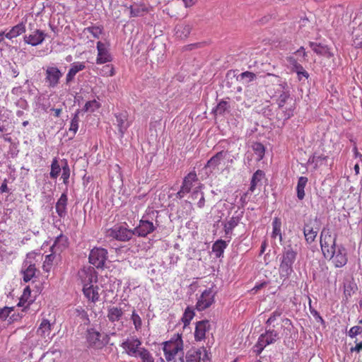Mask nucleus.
<instances>
[{
	"label": "nucleus",
	"mask_w": 362,
	"mask_h": 362,
	"mask_svg": "<svg viewBox=\"0 0 362 362\" xmlns=\"http://www.w3.org/2000/svg\"><path fill=\"white\" fill-rule=\"evenodd\" d=\"M297 257V252L293 250L291 245L284 248L279 265V274L281 278L287 279L293 272V264Z\"/></svg>",
	"instance_id": "1"
},
{
	"label": "nucleus",
	"mask_w": 362,
	"mask_h": 362,
	"mask_svg": "<svg viewBox=\"0 0 362 362\" xmlns=\"http://www.w3.org/2000/svg\"><path fill=\"white\" fill-rule=\"evenodd\" d=\"M324 255L326 259L332 260L335 267L341 268L346 264L348 261L346 249L342 245H339L332 250H330Z\"/></svg>",
	"instance_id": "2"
},
{
	"label": "nucleus",
	"mask_w": 362,
	"mask_h": 362,
	"mask_svg": "<svg viewBox=\"0 0 362 362\" xmlns=\"http://www.w3.org/2000/svg\"><path fill=\"white\" fill-rule=\"evenodd\" d=\"M107 259V250L101 247H93L88 255L89 263L97 269H103Z\"/></svg>",
	"instance_id": "3"
},
{
	"label": "nucleus",
	"mask_w": 362,
	"mask_h": 362,
	"mask_svg": "<svg viewBox=\"0 0 362 362\" xmlns=\"http://www.w3.org/2000/svg\"><path fill=\"white\" fill-rule=\"evenodd\" d=\"M141 341L136 337L127 338L121 344V347L126 354L130 356L139 357L143 350H147L145 347H141Z\"/></svg>",
	"instance_id": "4"
},
{
	"label": "nucleus",
	"mask_w": 362,
	"mask_h": 362,
	"mask_svg": "<svg viewBox=\"0 0 362 362\" xmlns=\"http://www.w3.org/2000/svg\"><path fill=\"white\" fill-rule=\"evenodd\" d=\"M45 81L49 88H56L63 76V73L55 65H49L44 68Z\"/></svg>",
	"instance_id": "5"
},
{
	"label": "nucleus",
	"mask_w": 362,
	"mask_h": 362,
	"mask_svg": "<svg viewBox=\"0 0 362 362\" xmlns=\"http://www.w3.org/2000/svg\"><path fill=\"white\" fill-rule=\"evenodd\" d=\"M28 31L29 33L23 37L25 43L31 46H37L45 40L46 33L43 30L33 28L31 23L29 24Z\"/></svg>",
	"instance_id": "6"
},
{
	"label": "nucleus",
	"mask_w": 362,
	"mask_h": 362,
	"mask_svg": "<svg viewBox=\"0 0 362 362\" xmlns=\"http://www.w3.org/2000/svg\"><path fill=\"white\" fill-rule=\"evenodd\" d=\"M266 77L271 78L272 79L271 81L278 83L280 88L282 89V93L280 94L277 99V103L279 107L283 108L288 100L292 101V99L290 97L288 86L286 82L282 81L278 76L274 74H267Z\"/></svg>",
	"instance_id": "7"
},
{
	"label": "nucleus",
	"mask_w": 362,
	"mask_h": 362,
	"mask_svg": "<svg viewBox=\"0 0 362 362\" xmlns=\"http://www.w3.org/2000/svg\"><path fill=\"white\" fill-rule=\"evenodd\" d=\"M337 235L334 237L332 235V233L329 229L324 228L320 234V247L323 255L327 254V250L330 251L334 250L337 246L336 244Z\"/></svg>",
	"instance_id": "8"
},
{
	"label": "nucleus",
	"mask_w": 362,
	"mask_h": 362,
	"mask_svg": "<svg viewBox=\"0 0 362 362\" xmlns=\"http://www.w3.org/2000/svg\"><path fill=\"white\" fill-rule=\"evenodd\" d=\"M135 235L134 230L122 226H115L107 231V235L119 241H128Z\"/></svg>",
	"instance_id": "9"
},
{
	"label": "nucleus",
	"mask_w": 362,
	"mask_h": 362,
	"mask_svg": "<svg viewBox=\"0 0 362 362\" xmlns=\"http://www.w3.org/2000/svg\"><path fill=\"white\" fill-rule=\"evenodd\" d=\"M215 292L212 288H208L204 290L196 305V308L199 311L204 310L209 308L214 302Z\"/></svg>",
	"instance_id": "10"
},
{
	"label": "nucleus",
	"mask_w": 362,
	"mask_h": 362,
	"mask_svg": "<svg viewBox=\"0 0 362 362\" xmlns=\"http://www.w3.org/2000/svg\"><path fill=\"white\" fill-rule=\"evenodd\" d=\"M317 221V218L315 220L310 219L308 222L304 223L303 233L305 241L308 244L313 243L317 237L318 233V227H314L313 222Z\"/></svg>",
	"instance_id": "11"
},
{
	"label": "nucleus",
	"mask_w": 362,
	"mask_h": 362,
	"mask_svg": "<svg viewBox=\"0 0 362 362\" xmlns=\"http://www.w3.org/2000/svg\"><path fill=\"white\" fill-rule=\"evenodd\" d=\"M97 50H98V56L96 59V63L98 64H105L107 62H110L112 61V57L109 52V49L107 46L100 42L98 41L97 42Z\"/></svg>",
	"instance_id": "12"
},
{
	"label": "nucleus",
	"mask_w": 362,
	"mask_h": 362,
	"mask_svg": "<svg viewBox=\"0 0 362 362\" xmlns=\"http://www.w3.org/2000/svg\"><path fill=\"white\" fill-rule=\"evenodd\" d=\"M30 254L27 255V259L23 262L22 272L23 274V281L25 282L30 281L35 276L37 271L35 263L29 261L28 259L30 257Z\"/></svg>",
	"instance_id": "13"
},
{
	"label": "nucleus",
	"mask_w": 362,
	"mask_h": 362,
	"mask_svg": "<svg viewBox=\"0 0 362 362\" xmlns=\"http://www.w3.org/2000/svg\"><path fill=\"white\" fill-rule=\"evenodd\" d=\"M156 229L153 222L141 219L139 221V224L137 227H136L134 230L135 231V235H138V236L146 237L148 234L152 233Z\"/></svg>",
	"instance_id": "14"
},
{
	"label": "nucleus",
	"mask_w": 362,
	"mask_h": 362,
	"mask_svg": "<svg viewBox=\"0 0 362 362\" xmlns=\"http://www.w3.org/2000/svg\"><path fill=\"white\" fill-rule=\"evenodd\" d=\"M83 285H93V282H97L98 273L93 267L89 266L84 269L81 274Z\"/></svg>",
	"instance_id": "15"
},
{
	"label": "nucleus",
	"mask_w": 362,
	"mask_h": 362,
	"mask_svg": "<svg viewBox=\"0 0 362 362\" xmlns=\"http://www.w3.org/2000/svg\"><path fill=\"white\" fill-rule=\"evenodd\" d=\"M100 333L95 329H88L86 331V341L88 346L93 349H100Z\"/></svg>",
	"instance_id": "16"
},
{
	"label": "nucleus",
	"mask_w": 362,
	"mask_h": 362,
	"mask_svg": "<svg viewBox=\"0 0 362 362\" xmlns=\"http://www.w3.org/2000/svg\"><path fill=\"white\" fill-rule=\"evenodd\" d=\"M210 328L209 321L207 320L199 321L196 324L194 339L196 341H202L205 338L206 332Z\"/></svg>",
	"instance_id": "17"
},
{
	"label": "nucleus",
	"mask_w": 362,
	"mask_h": 362,
	"mask_svg": "<svg viewBox=\"0 0 362 362\" xmlns=\"http://www.w3.org/2000/svg\"><path fill=\"white\" fill-rule=\"evenodd\" d=\"M276 325H266L265 332L262 334L266 338V344H272L275 343L279 338V332L276 329Z\"/></svg>",
	"instance_id": "18"
},
{
	"label": "nucleus",
	"mask_w": 362,
	"mask_h": 362,
	"mask_svg": "<svg viewBox=\"0 0 362 362\" xmlns=\"http://www.w3.org/2000/svg\"><path fill=\"white\" fill-rule=\"evenodd\" d=\"M68 197L66 193H63L56 203V212L60 218H64L67 214L66 206Z\"/></svg>",
	"instance_id": "19"
},
{
	"label": "nucleus",
	"mask_w": 362,
	"mask_h": 362,
	"mask_svg": "<svg viewBox=\"0 0 362 362\" xmlns=\"http://www.w3.org/2000/svg\"><path fill=\"white\" fill-rule=\"evenodd\" d=\"M99 288L98 286H94L93 285H83V292L84 296L93 303H95L99 299L98 293Z\"/></svg>",
	"instance_id": "20"
},
{
	"label": "nucleus",
	"mask_w": 362,
	"mask_h": 362,
	"mask_svg": "<svg viewBox=\"0 0 362 362\" xmlns=\"http://www.w3.org/2000/svg\"><path fill=\"white\" fill-rule=\"evenodd\" d=\"M358 290V286L354 279L352 278L351 280L347 281L344 284V300L347 303L351 296L355 293Z\"/></svg>",
	"instance_id": "21"
},
{
	"label": "nucleus",
	"mask_w": 362,
	"mask_h": 362,
	"mask_svg": "<svg viewBox=\"0 0 362 362\" xmlns=\"http://www.w3.org/2000/svg\"><path fill=\"white\" fill-rule=\"evenodd\" d=\"M85 67L86 66L83 62H74L71 64V68L66 76V83H69L72 81L76 74L80 71L83 70Z\"/></svg>",
	"instance_id": "22"
},
{
	"label": "nucleus",
	"mask_w": 362,
	"mask_h": 362,
	"mask_svg": "<svg viewBox=\"0 0 362 362\" xmlns=\"http://www.w3.org/2000/svg\"><path fill=\"white\" fill-rule=\"evenodd\" d=\"M51 324L47 319H43L37 328V334L43 338H50Z\"/></svg>",
	"instance_id": "23"
},
{
	"label": "nucleus",
	"mask_w": 362,
	"mask_h": 362,
	"mask_svg": "<svg viewBox=\"0 0 362 362\" xmlns=\"http://www.w3.org/2000/svg\"><path fill=\"white\" fill-rule=\"evenodd\" d=\"M124 313L122 308L117 307H109L107 309V317L108 320L111 322H115L119 321Z\"/></svg>",
	"instance_id": "24"
},
{
	"label": "nucleus",
	"mask_w": 362,
	"mask_h": 362,
	"mask_svg": "<svg viewBox=\"0 0 362 362\" xmlns=\"http://www.w3.org/2000/svg\"><path fill=\"white\" fill-rule=\"evenodd\" d=\"M25 32V25L23 23H18L13 26L6 34L5 37L8 39L16 37Z\"/></svg>",
	"instance_id": "25"
},
{
	"label": "nucleus",
	"mask_w": 362,
	"mask_h": 362,
	"mask_svg": "<svg viewBox=\"0 0 362 362\" xmlns=\"http://www.w3.org/2000/svg\"><path fill=\"white\" fill-rule=\"evenodd\" d=\"M116 122L119 132L123 134L129 127L127 116L125 113H119L116 115Z\"/></svg>",
	"instance_id": "26"
},
{
	"label": "nucleus",
	"mask_w": 362,
	"mask_h": 362,
	"mask_svg": "<svg viewBox=\"0 0 362 362\" xmlns=\"http://www.w3.org/2000/svg\"><path fill=\"white\" fill-rule=\"evenodd\" d=\"M201 356V349H191L186 354V362H200Z\"/></svg>",
	"instance_id": "27"
},
{
	"label": "nucleus",
	"mask_w": 362,
	"mask_h": 362,
	"mask_svg": "<svg viewBox=\"0 0 362 362\" xmlns=\"http://www.w3.org/2000/svg\"><path fill=\"white\" fill-rule=\"evenodd\" d=\"M227 247V243L225 240H218L212 245V251L214 252L216 257L219 258L223 256L224 250Z\"/></svg>",
	"instance_id": "28"
},
{
	"label": "nucleus",
	"mask_w": 362,
	"mask_h": 362,
	"mask_svg": "<svg viewBox=\"0 0 362 362\" xmlns=\"http://www.w3.org/2000/svg\"><path fill=\"white\" fill-rule=\"evenodd\" d=\"M308 182L306 177H300L298 180L296 191L297 197L299 200H303L305 197V187Z\"/></svg>",
	"instance_id": "29"
},
{
	"label": "nucleus",
	"mask_w": 362,
	"mask_h": 362,
	"mask_svg": "<svg viewBox=\"0 0 362 362\" xmlns=\"http://www.w3.org/2000/svg\"><path fill=\"white\" fill-rule=\"evenodd\" d=\"M264 175L265 173H264V171L261 170H257L252 177L250 186L248 191L253 192L255 190L257 185L264 177Z\"/></svg>",
	"instance_id": "30"
},
{
	"label": "nucleus",
	"mask_w": 362,
	"mask_h": 362,
	"mask_svg": "<svg viewBox=\"0 0 362 362\" xmlns=\"http://www.w3.org/2000/svg\"><path fill=\"white\" fill-rule=\"evenodd\" d=\"M240 221V218L239 216H233L224 224V231L226 237L232 233L233 230L238 225Z\"/></svg>",
	"instance_id": "31"
},
{
	"label": "nucleus",
	"mask_w": 362,
	"mask_h": 362,
	"mask_svg": "<svg viewBox=\"0 0 362 362\" xmlns=\"http://www.w3.org/2000/svg\"><path fill=\"white\" fill-rule=\"evenodd\" d=\"M10 113L8 111L0 112V132L7 131L9 124Z\"/></svg>",
	"instance_id": "32"
},
{
	"label": "nucleus",
	"mask_w": 362,
	"mask_h": 362,
	"mask_svg": "<svg viewBox=\"0 0 362 362\" xmlns=\"http://www.w3.org/2000/svg\"><path fill=\"white\" fill-rule=\"evenodd\" d=\"M196 180H197V177L195 171L190 172L187 174V176L185 177L182 182V185H184L186 189L187 188L191 190L192 183Z\"/></svg>",
	"instance_id": "33"
},
{
	"label": "nucleus",
	"mask_w": 362,
	"mask_h": 362,
	"mask_svg": "<svg viewBox=\"0 0 362 362\" xmlns=\"http://www.w3.org/2000/svg\"><path fill=\"white\" fill-rule=\"evenodd\" d=\"M310 45L312 49L317 54H326L328 57L332 56L327 47H322L314 42H310Z\"/></svg>",
	"instance_id": "34"
},
{
	"label": "nucleus",
	"mask_w": 362,
	"mask_h": 362,
	"mask_svg": "<svg viewBox=\"0 0 362 362\" xmlns=\"http://www.w3.org/2000/svg\"><path fill=\"white\" fill-rule=\"evenodd\" d=\"M190 31L191 28L189 25H180L176 27V35L180 38L187 37Z\"/></svg>",
	"instance_id": "35"
},
{
	"label": "nucleus",
	"mask_w": 362,
	"mask_h": 362,
	"mask_svg": "<svg viewBox=\"0 0 362 362\" xmlns=\"http://www.w3.org/2000/svg\"><path fill=\"white\" fill-rule=\"evenodd\" d=\"M194 309L189 306L187 307V308L185 309V310L184 312L183 316L182 317V321L184 323L185 327L189 325V323H190L191 320H192V318L194 317Z\"/></svg>",
	"instance_id": "36"
},
{
	"label": "nucleus",
	"mask_w": 362,
	"mask_h": 362,
	"mask_svg": "<svg viewBox=\"0 0 362 362\" xmlns=\"http://www.w3.org/2000/svg\"><path fill=\"white\" fill-rule=\"evenodd\" d=\"M237 78L243 83H248L256 78V75L250 71H245L238 75Z\"/></svg>",
	"instance_id": "37"
},
{
	"label": "nucleus",
	"mask_w": 362,
	"mask_h": 362,
	"mask_svg": "<svg viewBox=\"0 0 362 362\" xmlns=\"http://www.w3.org/2000/svg\"><path fill=\"white\" fill-rule=\"evenodd\" d=\"M85 34L90 33L93 37L98 39L103 33V28L100 26H90L84 28Z\"/></svg>",
	"instance_id": "38"
},
{
	"label": "nucleus",
	"mask_w": 362,
	"mask_h": 362,
	"mask_svg": "<svg viewBox=\"0 0 362 362\" xmlns=\"http://www.w3.org/2000/svg\"><path fill=\"white\" fill-rule=\"evenodd\" d=\"M74 314L76 317H77L84 325H88L90 323L88 313L85 310L82 308H77L76 309Z\"/></svg>",
	"instance_id": "39"
},
{
	"label": "nucleus",
	"mask_w": 362,
	"mask_h": 362,
	"mask_svg": "<svg viewBox=\"0 0 362 362\" xmlns=\"http://www.w3.org/2000/svg\"><path fill=\"white\" fill-rule=\"evenodd\" d=\"M130 8V16L131 17H137L142 16L144 13L146 11V9L143 6L134 5L131 6Z\"/></svg>",
	"instance_id": "40"
},
{
	"label": "nucleus",
	"mask_w": 362,
	"mask_h": 362,
	"mask_svg": "<svg viewBox=\"0 0 362 362\" xmlns=\"http://www.w3.org/2000/svg\"><path fill=\"white\" fill-rule=\"evenodd\" d=\"M183 349V341L181 335L177 334V338L173 342L172 352L174 355H176L179 351H182Z\"/></svg>",
	"instance_id": "41"
},
{
	"label": "nucleus",
	"mask_w": 362,
	"mask_h": 362,
	"mask_svg": "<svg viewBox=\"0 0 362 362\" xmlns=\"http://www.w3.org/2000/svg\"><path fill=\"white\" fill-rule=\"evenodd\" d=\"M54 258L55 255L53 253L46 255L42 265V269L45 272H49L50 271Z\"/></svg>",
	"instance_id": "42"
},
{
	"label": "nucleus",
	"mask_w": 362,
	"mask_h": 362,
	"mask_svg": "<svg viewBox=\"0 0 362 362\" xmlns=\"http://www.w3.org/2000/svg\"><path fill=\"white\" fill-rule=\"evenodd\" d=\"M281 220L277 217L274 218L272 221V227H273L272 237L273 238H275L277 235H279L280 237L281 238Z\"/></svg>",
	"instance_id": "43"
},
{
	"label": "nucleus",
	"mask_w": 362,
	"mask_h": 362,
	"mask_svg": "<svg viewBox=\"0 0 362 362\" xmlns=\"http://www.w3.org/2000/svg\"><path fill=\"white\" fill-rule=\"evenodd\" d=\"M99 107H100V103L98 101H96L95 100H93L87 102L85 104L83 110H84L85 112H93L95 110H98Z\"/></svg>",
	"instance_id": "44"
},
{
	"label": "nucleus",
	"mask_w": 362,
	"mask_h": 362,
	"mask_svg": "<svg viewBox=\"0 0 362 362\" xmlns=\"http://www.w3.org/2000/svg\"><path fill=\"white\" fill-rule=\"evenodd\" d=\"M229 107L228 103L226 101L221 100L216 105L214 110V113L217 115H223Z\"/></svg>",
	"instance_id": "45"
},
{
	"label": "nucleus",
	"mask_w": 362,
	"mask_h": 362,
	"mask_svg": "<svg viewBox=\"0 0 362 362\" xmlns=\"http://www.w3.org/2000/svg\"><path fill=\"white\" fill-rule=\"evenodd\" d=\"M61 171L60 165L58 164L57 160H53L51 165L50 177L52 178H57Z\"/></svg>",
	"instance_id": "46"
},
{
	"label": "nucleus",
	"mask_w": 362,
	"mask_h": 362,
	"mask_svg": "<svg viewBox=\"0 0 362 362\" xmlns=\"http://www.w3.org/2000/svg\"><path fill=\"white\" fill-rule=\"evenodd\" d=\"M282 315V310L281 309H276L274 312L272 313L270 315V317L267 319L265 324L267 325V327L272 325L273 322H274L277 317H280Z\"/></svg>",
	"instance_id": "47"
},
{
	"label": "nucleus",
	"mask_w": 362,
	"mask_h": 362,
	"mask_svg": "<svg viewBox=\"0 0 362 362\" xmlns=\"http://www.w3.org/2000/svg\"><path fill=\"white\" fill-rule=\"evenodd\" d=\"M131 319L133 321L135 329L139 331L141 328L142 321L140 316L136 313L135 310L132 312Z\"/></svg>",
	"instance_id": "48"
},
{
	"label": "nucleus",
	"mask_w": 362,
	"mask_h": 362,
	"mask_svg": "<svg viewBox=\"0 0 362 362\" xmlns=\"http://www.w3.org/2000/svg\"><path fill=\"white\" fill-rule=\"evenodd\" d=\"M252 149L255 151L256 156L259 157V158H262L264 155V147L260 143H255L252 145Z\"/></svg>",
	"instance_id": "49"
},
{
	"label": "nucleus",
	"mask_w": 362,
	"mask_h": 362,
	"mask_svg": "<svg viewBox=\"0 0 362 362\" xmlns=\"http://www.w3.org/2000/svg\"><path fill=\"white\" fill-rule=\"evenodd\" d=\"M139 358L141 362H155L154 358L148 349L143 350L140 354Z\"/></svg>",
	"instance_id": "50"
},
{
	"label": "nucleus",
	"mask_w": 362,
	"mask_h": 362,
	"mask_svg": "<svg viewBox=\"0 0 362 362\" xmlns=\"http://www.w3.org/2000/svg\"><path fill=\"white\" fill-rule=\"evenodd\" d=\"M12 311H13V307L5 306L2 308H0V321L5 320Z\"/></svg>",
	"instance_id": "51"
},
{
	"label": "nucleus",
	"mask_w": 362,
	"mask_h": 362,
	"mask_svg": "<svg viewBox=\"0 0 362 362\" xmlns=\"http://www.w3.org/2000/svg\"><path fill=\"white\" fill-rule=\"evenodd\" d=\"M309 308H310V312L311 315L315 317V320L318 322H320L321 324H324L325 320L320 316V313L311 306V300L310 299V302H309Z\"/></svg>",
	"instance_id": "52"
},
{
	"label": "nucleus",
	"mask_w": 362,
	"mask_h": 362,
	"mask_svg": "<svg viewBox=\"0 0 362 362\" xmlns=\"http://www.w3.org/2000/svg\"><path fill=\"white\" fill-rule=\"evenodd\" d=\"M78 123H79V119L78 117L76 115L74 117V118L71 121V124L69 127V131L72 132L74 134H75L78 129Z\"/></svg>",
	"instance_id": "53"
},
{
	"label": "nucleus",
	"mask_w": 362,
	"mask_h": 362,
	"mask_svg": "<svg viewBox=\"0 0 362 362\" xmlns=\"http://www.w3.org/2000/svg\"><path fill=\"white\" fill-rule=\"evenodd\" d=\"M101 74L103 76H113L115 74V70H114L113 66L111 64H107V65L104 66L101 70Z\"/></svg>",
	"instance_id": "54"
},
{
	"label": "nucleus",
	"mask_w": 362,
	"mask_h": 362,
	"mask_svg": "<svg viewBox=\"0 0 362 362\" xmlns=\"http://www.w3.org/2000/svg\"><path fill=\"white\" fill-rule=\"evenodd\" d=\"M362 332V327L360 326H354L352 327L349 332L348 334L351 338H354L358 334H360Z\"/></svg>",
	"instance_id": "55"
},
{
	"label": "nucleus",
	"mask_w": 362,
	"mask_h": 362,
	"mask_svg": "<svg viewBox=\"0 0 362 362\" xmlns=\"http://www.w3.org/2000/svg\"><path fill=\"white\" fill-rule=\"evenodd\" d=\"M295 55L296 56L297 59H298L300 62L305 60L307 57L306 52H305V49L303 47H301L295 52Z\"/></svg>",
	"instance_id": "56"
},
{
	"label": "nucleus",
	"mask_w": 362,
	"mask_h": 362,
	"mask_svg": "<svg viewBox=\"0 0 362 362\" xmlns=\"http://www.w3.org/2000/svg\"><path fill=\"white\" fill-rule=\"evenodd\" d=\"M189 192L190 190L189 189H186L185 187H184V185H182L180 191L177 192L175 196L178 199H182L186 194L189 193Z\"/></svg>",
	"instance_id": "57"
},
{
	"label": "nucleus",
	"mask_w": 362,
	"mask_h": 362,
	"mask_svg": "<svg viewBox=\"0 0 362 362\" xmlns=\"http://www.w3.org/2000/svg\"><path fill=\"white\" fill-rule=\"evenodd\" d=\"M295 71L297 73L300 79L301 78V76H304L306 78H308V72L304 70L302 66H297V69H296Z\"/></svg>",
	"instance_id": "58"
},
{
	"label": "nucleus",
	"mask_w": 362,
	"mask_h": 362,
	"mask_svg": "<svg viewBox=\"0 0 362 362\" xmlns=\"http://www.w3.org/2000/svg\"><path fill=\"white\" fill-rule=\"evenodd\" d=\"M230 156L229 155V153H228V152L227 151H221L219 152H217L213 156H211V158L218 159V158H223L230 157Z\"/></svg>",
	"instance_id": "59"
},
{
	"label": "nucleus",
	"mask_w": 362,
	"mask_h": 362,
	"mask_svg": "<svg viewBox=\"0 0 362 362\" xmlns=\"http://www.w3.org/2000/svg\"><path fill=\"white\" fill-rule=\"evenodd\" d=\"M265 348V344L264 345H261L260 344H256L254 346H253V352L256 354V355H259L262 351L264 350V349Z\"/></svg>",
	"instance_id": "60"
},
{
	"label": "nucleus",
	"mask_w": 362,
	"mask_h": 362,
	"mask_svg": "<svg viewBox=\"0 0 362 362\" xmlns=\"http://www.w3.org/2000/svg\"><path fill=\"white\" fill-rule=\"evenodd\" d=\"M110 334H105L103 339H100V349H102L110 342Z\"/></svg>",
	"instance_id": "61"
},
{
	"label": "nucleus",
	"mask_w": 362,
	"mask_h": 362,
	"mask_svg": "<svg viewBox=\"0 0 362 362\" xmlns=\"http://www.w3.org/2000/svg\"><path fill=\"white\" fill-rule=\"evenodd\" d=\"M163 350L166 361H170L174 359L175 355H174L172 351H167V348H163Z\"/></svg>",
	"instance_id": "62"
},
{
	"label": "nucleus",
	"mask_w": 362,
	"mask_h": 362,
	"mask_svg": "<svg viewBox=\"0 0 362 362\" xmlns=\"http://www.w3.org/2000/svg\"><path fill=\"white\" fill-rule=\"evenodd\" d=\"M69 175H70L69 169L67 166V163H66L65 166L63 167V173H62V177L64 179V182H66V180L69 179Z\"/></svg>",
	"instance_id": "63"
},
{
	"label": "nucleus",
	"mask_w": 362,
	"mask_h": 362,
	"mask_svg": "<svg viewBox=\"0 0 362 362\" xmlns=\"http://www.w3.org/2000/svg\"><path fill=\"white\" fill-rule=\"evenodd\" d=\"M218 160H208L207 163L205 165L204 168L206 169L213 168H214L216 166L218 165Z\"/></svg>",
	"instance_id": "64"
}]
</instances>
